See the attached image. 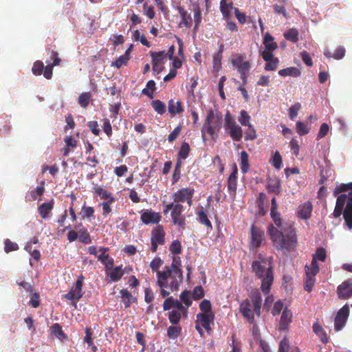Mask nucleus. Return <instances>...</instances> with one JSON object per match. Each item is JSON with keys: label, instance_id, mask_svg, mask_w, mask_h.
Listing matches in <instances>:
<instances>
[{"label": "nucleus", "instance_id": "obj_53", "mask_svg": "<svg viewBox=\"0 0 352 352\" xmlns=\"http://www.w3.org/2000/svg\"><path fill=\"white\" fill-rule=\"evenodd\" d=\"M296 131L300 135H304L309 133V128L302 122H296Z\"/></svg>", "mask_w": 352, "mask_h": 352}, {"label": "nucleus", "instance_id": "obj_61", "mask_svg": "<svg viewBox=\"0 0 352 352\" xmlns=\"http://www.w3.org/2000/svg\"><path fill=\"white\" fill-rule=\"evenodd\" d=\"M278 63H279V60L278 58H275L272 59V60L266 62L265 65V69L266 71H274L278 67Z\"/></svg>", "mask_w": 352, "mask_h": 352}, {"label": "nucleus", "instance_id": "obj_49", "mask_svg": "<svg viewBox=\"0 0 352 352\" xmlns=\"http://www.w3.org/2000/svg\"><path fill=\"white\" fill-rule=\"evenodd\" d=\"M91 99V95L89 92L82 93L78 98V104L80 107L86 108Z\"/></svg>", "mask_w": 352, "mask_h": 352}, {"label": "nucleus", "instance_id": "obj_62", "mask_svg": "<svg viewBox=\"0 0 352 352\" xmlns=\"http://www.w3.org/2000/svg\"><path fill=\"white\" fill-rule=\"evenodd\" d=\"M204 296V290L201 286H197L192 291V296L194 300H197Z\"/></svg>", "mask_w": 352, "mask_h": 352}, {"label": "nucleus", "instance_id": "obj_38", "mask_svg": "<svg viewBox=\"0 0 352 352\" xmlns=\"http://www.w3.org/2000/svg\"><path fill=\"white\" fill-rule=\"evenodd\" d=\"M189 153V144L187 142H184L182 144L181 148L177 153V160H179L180 161H182V160H186L188 157Z\"/></svg>", "mask_w": 352, "mask_h": 352}, {"label": "nucleus", "instance_id": "obj_33", "mask_svg": "<svg viewBox=\"0 0 352 352\" xmlns=\"http://www.w3.org/2000/svg\"><path fill=\"white\" fill-rule=\"evenodd\" d=\"M263 45L267 50H275L278 48V45L274 41V37L269 33H266L264 36Z\"/></svg>", "mask_w": 352, "mask_h": 352}, {"label": "nucleus", "instance_id": "obj_63", "mask_svg": "<svg viewBox=\"0 0 352 352\" xmlns=\"http://www.w3.org/2000/svg\"><path fill=\"white\" fill-rule=\"evenodd\" d=\"M87 126L95 135H99L100 130L98 128V123L97 121L93 120L87 122Z\"/></svg>", "mask_w": 352, "mask_h": 352}, {"label": "nucleus", "instance_id": "obj_57", "mask_svg": "<svg viewBox=\"0 0 352 352\" xmlns=\"http://www.w3.org/2000/svg\"><path fill=\"white\" fill-rule=\"evenodd\" d=\"M272 163L274 168H276L277 169H280L281 168L282 164H283V161H282L281 155L278 151H276L275 152V153L273 156V158H272Z\"/></svg>", "mask_w": 352, "mask_h": 352}, {"label": "nucleus", "instance_id": "obj_20", "mask_svg": "<svg viewBox=\"0 0 352 352\" xmlns=\"http://www.w3.org/2000/svg\"><path fill=\"white\" fill-rule=\"evenodd\" d=\"M151 240L164 245L165 242V232L162 226L157 225L151 232Z\"/></svg>", "mask_w": 352, "mask_h": 352}, {"label": "nucleus", "instance_id": "obj_26", "mask_svg": "<svg viewBox=\"0 0 352 352\" xmlns=\"http://www.w3.org/2000/svg\"><path fill=\"white\" fill-rule=\"evenodd\" d=\"M306 276L315 278L316 275L319 272V266L316 261V256L313 259L309 265H306L305 267Z\"/></svg>", "mask_w": 352, "mask_h": 352}, {"label": "nucleus", "instance_id": "obj_14", "mask_svg": "<svg viewBox=\"0 0 352 352\" xmlns=\"http://www.w3.org/2000/svg\"><path fill=\"white\" fill-rule=\"evenodd\" d=\"M220 9L223 17L226 19H228L231 16L232 11L234 10L236 19L239 22L242 23V14L238 9L233 8L231 4H228L226 0H221Z\"/></svg>", "mask_w": 352, "mask_h": 352}, {"label": "nucleus", "instance_id": "obj_2", "mask_svg": "<svg viewBox=\"0 0 352 352\" xmlns=\"http://www.w3.org/2000/svg\"><path fill=\"white\" fill-rule=\"evenodd\" d=\"M183 271L182 261L179 256H173L170 266H166L163 271L157 272V285L158 286H168L171 292L179 289L183 283Z\"/></svg>", "mask_w": 352, "mask_h": 352}, {"label": "nucleus", "instance_id": "obj_6", "mask_svg": "<svg viewBox=\"0 0 352 352\" xmlns=\"http://www.w3.org/2000/svg\"><path fill=\"white\" fill-rule=\"evenodd\" d=\"M342 214L344 220H352V192L340 195L337 197L333 214L335 218H338Z\"/></svg>", "mask_w": 352, "mask_h": 352}, {"label": "nucleus", "instance_id": "obj_30", "mask_svg": "<svg viewBox=\"0 0 352 352\" xmlns=\"http://www.w3.org/2000/svg\"><path fill=\"white\" fill-rule=\"evenodd\" d=\"M61 59L58 57H56V58L54 59L53 63L48 64L47 66H45L43 72V76L47 80L51 79L52 78L53 67L59 65Z\"/></svg>", "mask_w": 352, "mask_h": 352}, {"label": "nucleus", "instance_id": "obj_13", "mask_svg": "<svg viewBox=\"0 0 352 352\" xmlns=\"http://www.w3.org/2000/svg\"><path fill=\"white\" fill-rule=\"evenodd\" d=\"M263 236L264 233L262 230L254 225L252 226L250 249L254 250L258 248L263 240Z\"/></svg>", "mask_w": 352, "mask_h": 352}, {"label": "nucleus", "instance_id": "obj_32", "mask_svg": "<svg viewBox=\"0 0 352 352\" xmlns=\"http://www.w3.org/2000/svg\"><path fill=\"white\" fill-rule=\"evenodd\" d=\"M278 74L281 76H290L292 77H298L301 74L300 70L295 67H287L278 71Z\"/></svg>", "mask_w": 352, "mask_h": 352}, {"label": "nucleus", "instance_id": "obj_29", "mask_svg": "<svg viewBox=\"0 0 352 352\" xmlns=\"http://www.w3.org/2000/svg\"><path fill=\"white\" fill-rule=\"evenodd\" d=\"M324 55L327 58H333L336 60L342 59L345 55V49L343 46H339L333 53L329 51H325Z\"/></svg>", "mask_w": 352, "mask_h": 352}, {"label": "nucleus", "instance_id": "obj_56", "mask_svg": "<svg viewBox=\"0 0 352 352\" xmlns=\"http://www.w3.org/2000/svg\"><path fill=\"white\" fill-rule=\"evenodd\" d=\"M169 250L175 255L179 254L182 251L181 243L179 240H175L170 245Z\"/></svg>", "mask_w": 352, "mask_h": 352}, {"label": "nucleus", "instance_id": "obj_50", "mask_svg": "<svg viewBox=\"0 0 352 352\" xmlns=\"http://www.w3.org/2000/svg\"><path fill=\"white\" fill-rule=\"evenodd\" d=\"M231 62L234 67L238 69V72L241 75L242 78V55H234L231 59Z\"/></svg>", "mask_w": 352, "mask_h": 352}, {"label": "nucleus", "instance_id": "obj_21", "mask_svg": "<svg viewBox=\"0 0 352 352\" xmlns=\"http://www.w3.org/2000/svg\"><path fill=\"white\" fill-rule=\"evenodd\" d=\"M106 248H100V251L102 253L98 256V259L106 267V270H111L113 267V259L110 258L108 254H106Z\"/></svg>", "mask_w": 352, "mask_h": 352}, {"label": "nucleus", "instance_id": "obj_15", "mask_svg": "<svg viewBox=\"0 0 352 352\" xmlns=\"http://www.w3.org/2000/svg\"><path fill=\"white\" fill-rule=\"evenodd\" d=\"M338 296L340 299H347L352 296V279L344 281L337 288Z\"/></svg>", "mask_w": 352, "mask_h": 352}, {"label": "nucleus", "instance_id": "obj_22", "mask_svg": "<svg viewBox=\"0 0 352 352\" xmlns=\"http://www.w3.org/2000/svg\"><path fill=\"white\" fill-rule=\"evenodd\" d=\"M120 294L125 308H129L133 302H137V298L132 296L126 289H122L120 291Z\"/></svg>", "mask_w": 352, "mask_h": 352}, {"label": "nucleus", "instance_id": "obj_3", "mask_svg": "<svg viewBox=\"0 0 352 352\" xmlns=\"http://www.w3.org/2000/svg\"><path fill=\"white\" fill-rule=\"evenodd\" d=\"M272 260V257L265 258L260 255L258 260L253 261L252 264V272L261 279V289L265 294L270 293L274 282Z\"/></svg>", "mask_w": 352, "mask_h": 352}, {"label": "nucleus", "instance_id": "obj_18", "mask_svg": "<svg viewBox=\"0 0 352 352\" xmlns=\"http://www.w3.org/2000/svg\"><path fill=\"white\" fill-rule=\"evenodd\" d=\"M177 10L180 14L181 21L178 24V27L180 28H189L192 25V17L190 14H188L185 9L182 6H178Z\"/></svg>", "mask_w": 352, "mask_h": 352}, {"label": "nucleus", "instance_id": "obj_39", "mask_svg": "<svg viewBox=\"0 0 352 352\" xmlns=\"http://www.w3.org/2000/svg\"><path fill=\"white\" fill-rule=\"evenodd\" d=\"M267 188L270 192L279 193L280 192V184L279 180L277 179H269Z\"/></svg>", "mask_w": 352, "mask_h": 352}, {"label": "nucleus", "instance_id": "obj_41", "mask_svg": "<svg viewBox=\"0 0 352 352\" xmlns=\"http://www.w3.org/2000/svg\"><path fill=\"white\" fill-rule=\"evenodd\" d=\"M223 51V45H221L219 51L213 56V67L216 70L221 68Z\"/></svg>", "mask_w": 352, "mask_h": 352}, {"label": "nucleus", "instance_id": "obj_28", "mask_svg": "<svg viewBox=\"0 0 352 352\" xmlns=\"http://www.w3.org/2000/svg\"><path fill=\"white\" fill-rule=\"evenodd\" d=\"M237 166L234 164L233 165V170L232 173L230 175L228 179V189L234 192L236 190V175H237Z\"/></svg>", "mask_w": 352, "mask_h": 352}, {"label": "nucleus", "instance_id": "obj_17", "mask_svg": "<svg viewBox=\"0 0 352 352\" xmlns=\"http://www.w3.org/2000/svg\"><path fill=\"white\" fill-rule=\"evenodd\" d=\"M250 119V116L243 110V127H248L245 131V140H254L256 136V130L249 122Z\"/></svg>", "mask_w": 352, "mask_h": 352}, {"label": "nucleus", "instance_id": "obj_60", "mask_svg": "<svg viewBox=\"0 0 352 352\" xmlns=\"http://www.w3.org/2000/svg\"><path fill=\"white\" fill-rule=\"evenodd\" d=\"M182 124H179L176 128H175V129L168 135V140L169 142H173L174 140H175L179 135L181 133V131H182Z\"/></svg>", "mask_w": 352, "mask_h": 352}, {"label": "nucleus", "instance_id": "obj_47", "mask_svg": "<svg viewBox=\"0 0 352 352\" xmlns=\"http://www.w3.org/2000/svg\"><path fill=\"white\" fill-rule=\"evenodd\" d=\"M78 239L83 244L87 245L91 243V236L87 229H80L78 231Z\"/></svg>", "mask_w": 352, "mask_h": 352}, {"label": "nucleus", "instance_id": "obj_64", "mask_svg": "<svg viewBox=\"0 0 352 352\" xmlns=\"http://www.w3.org/2000/svg\"><path fill=\"white\" fill-rule=\"evenodd\" d=\"M143 9L145 12V14L149 18V19H153L155 14V12L154 11V8L152 6H148L147 2H145L143 4Z\"/></svg>", "mask_w": 352, "mask_h": 352}, {"label": "nucleus", "instance_id": "obj_10", "mask_svg": "<svg viewBox=\"0 0 352 352\" xmlns=\"http://www.w3.org/2000/svg\"><path fill=\"white\" fill-rule=\"evenodd\" d=\"M349 316L348 305H344L338 311L334 319V329L336 331H340L345 325Z\"/></svg>", "mask_w": 352, "mask_h": 352}, {"label": "nucleus", "instance_id": "obj_7", "mask_svg": "<svg viewBox=\"0 0 352 352\" xmlns=\"http://www.w3.org/2000/svg\"><path fill=\"white\" fill-rule=\"evenodd\" d=\"M224 127L231 138L235 141H240L242 137V130L241 126L236 124L234 116L229 111L225 115Z\"/></svg>", "mask_w": 352, "mask_h": 352}, {"label": "nucleus", "instance_id": "obj_48", "mask_svg": "<svg viewBox=\"0 0 352 352\" xmlns=\"http://www.w3.org/2000/svg\"><path fill=\"white\" fill-rule=\"evenodd\" d=\"M130 58L127 54H123L118 57V58L111 63V66L116 68H120L122 65H126Z\"/></svg>", "mask_w": 352, "mask_h": 352}, {"label": "nucleus", "instance_id": "obj_27", "mask_svg": "<svg viewBox=\"0 0 352 352\" xmlns=\"http://www.w3.org/2000/svg\"><path fill=\"white\" fill-rule=\"evenodd\" d=\"M292 314L290 311L285 309L283 311L280 320L279 329L280 330H285L287 329L289 324L292 322Z\"/></svg>", "mask_w": 352, "mask_h": 352}, {"label": "nucleus", "instance_id": "obj_43", "mask_svg": "<svg viewBox=\"0 0 352 352\" xmlns=\"http://www.w3.org/2000/svg\"><path fill=\"white\" fill-rule=\"evenodd\" d=\"M151 104L157 113L162 115L166 112V105L161 100H152Z\"/></svg>", "mask_w": 352, "mask_h": 352}, {"label": "nucleus", "instance_id": "obj_11", "mask_svg": "<svg viewBox=\"0 0 352 352\" xmlns=\"http://www.w3.org/2000/svg\"><path fill=\"white\" fill-rule=\"evenodd\" d=\"M170 212L172 220H181V215L184 212V206L177 202H173L166 205L164 208V212L167 214Z\"/></svg>", "mask_w": 352, "mask_h": 352}, {"label": "nucleus", "instance_id": "obj_36", "mask_svg": "<svg viewBox=\"0 0 352 352\" xmlns=\"http://www.w3.org/2000/svg\"><path fill=\"white\" fill-rule=\"evenodd\" d=\"M182 333V327L176 324L170 326L167 329V336L171 339H177Z\"/></svg>", "mask_w": 352, "mask_h": 352}, {"label": "nucleus", "instance_id": "obj_16", "mask_svg": "<svg viewBox=\"0 0 352 352\" xmlns=\"http://www.w3.org/2000/svg\"><path fill=\"white\" fill-rule=\"evenodd\" d=\"M126 272V268L122 269V265L116 266L111 270H106V276L111 282L119 281Z\"/></svg>", "mask_w": 352, "mask_h": 352}, {"label": "nucleus", "instance_id": "obj_40", "mask_svg": "<svg viewBox=\"0 0 352 352\" xmlns=\"http://www.w3.org/2000/svg\"><path fill=\"white\" fill-rule=\"evenodd\" d=\"M182 161L177 160L174 171L172 176V184H176L181 177Z\"/></svg>", "mask_w": 352, "mask_h": 352}, {"label": "nucleus", "instance_id": "obj_34", "mask_svg": "<svg viewBox=\"0 0 352 352\" xmlns=\"http://www.w3.org/2000/svg\"><path fill=\"white\" fill-rule=\"evenodd\" d=\"M94 194L100 197L102 199H106L107 201L110 200V201H115V198L113 197L112 194L101 187L96 188L94 190Z\"/></svg>", "mask_w": 352, "mask_h": 352}, {"label": "nucleus", "instance_id": "obj_4", "mask_svg": "<svg viewBox=\"0 0 352 352\" xmlns=\"http://www.w3.org/2000/svg\"><path fill=\"white\" fill-rule=\"evenodd\" d=\"M262 305V296L258 289L252 290L248 297L243 300V318H246L250 323L254 321V314L258 317L261 316Z\"/></svg>", "mask_w": 352, "mask_h": 352}, {"label": "nucleus", "instance_id": "obj_19", "mask_svg": "<svg viewBox=\"0 0 352 352\" xmlns=\"http://www.w3.org/2000/svg\"><path fill=\"white\" fill-rule=\"evenodd\" d=\"M313 207L310 201H306L300 205L298 208V217L302 219H307L311 217Z\"/></svg>", "mask_w": 352, "mask_h": 352}, {"label": "nucleus", "instance_id": "obj_44", "mask_svg": "<svg viewBox=\"0 0 352 352\" xmlns=\"http://www.w3.org/2000/svg\"><path fill=\"white\" fill-rule=\"evenodd\" d=\"M180 301L184 303V306L186 307V310L192 304L191 296L190 292L187 290L183 291L179 295Z\"/></svg>", "mask_w": 352, "mask_h": 352}, {"label": "nucleus", "instance_id": "obj_5", "mask_svg": "<svg viewBox=\"0 0 352 352\" xmlns=\"http://www.w3.org/2000/svg\"><path fill=\"white\" fill-rule=\"evenodd\" d=\"M222 114L220 112L214 113L212 109L208 111L206 120L201 129V136L204 140L206 139V135L209 138L214 139L222 125Z\"/></svg>", "mask_w": 352, "mask_h": 352}, {"label": "nucleus", "instance_id": "obj_51", "mask_svg": "<svg viewBox=\"0 0 352 352\" xmlns=\"http://www.w3.org/2000/svg\"><path fill=\"white\" fill-rule=\"evenodd\" d=\"M25 250L31 254L32 257L36 261H38L41 258V253L38 250H32L31 243H27L25 246Z\"/></svg>", "mask_w": 352, "mask_h": 352}, {"label": "nucleus", "instance_id": "obj_12", "mask_svg": "<svg viewBox=\"0 0 352 352\" xmlns=\"http://www.w3.org/2000/svg\"><path fill=\"white\" fill-rule=\"evenodd\" d=\"M196 322L208 332L212 330L210 324L213 322L214 315L213 313H199L196 315Z\"/></svg>", "mask_w": 352, "mask_h": 352}, {"label": "nucleus", "instance_id": "obj_24", "mask_svg": "<svg viewBox=\"0 0 352 352\" xmlns=\"http://www.w3.org/2000/svg\"><path fill=\"white\" fill-rule=\"evenodd\" d=\"M152 57L153 69L157 71L160 63L166 57L164 51H160L158 52H150Z\"/></svg>", "mask_w": 352, "mask_h": 352}, {"label": "nucleus", "instance_id": "obj_55", "mask_svg": "<svg viewBox=\"0 0 352 352\" xmlns=\"http://www.w3.org/2000/svg\"><path fill=\"white\" fill-rule=\"evenodd\" d=\"M301 109V104L296 102L294 105L290 107L289 109V116L291 120H294L297 116L298 111Z\"/></svg>", "mask_w": 352, "mask_h": 352}, {"label": "nucleus", "instance_id": "obj_1", "mask_svg": "<svg viewBox=\"0 0 352 352\" xmlns=\"http://www.w3.org/2000/svg\"><path fill=\"white\" fill-rule=\"evenodd\" d=\"M276 227L270 225L268 232L270 238L278 250L294 249L297 243L295 229L287 221H274Z\"/></svg>", "mask_w": 352, "mask_h": 352}, {"label": "nucleus", "instance_id": "obj_31", "mask_svg": "<svg viewBox=\"0 0 352 352\" xmlns=\"http://www.w3.org/2000/svg\"><path fill=\"white\" fill-rule=\"evenodd\" d=\"M314 332L320 338L323 344L328 342V337L324 331L322 327L318 322H314L313 324Z\"/></svg>", "mask_w": 352, "mask_h": 352}, {"label": "nucleus", "instance_id": "obj_9", "mask_svg": "<svg viewBox=\"0 0 352 352\" xmlns=\"http://www.w3.org/2000/svg\"><path fill=\"white\" fill-rule=\"evenodd\" d=\"M84 279L85 278L82 274L78 276L74 286L65 295L66 299L74 301V304L75 305L83 295L82 285Z\"/></svg>", "mask_w": 352, "mask_h": 352}, {"label": "nucleus", "instance_id": "obj_45", "mask_svg": "<svg viewBox=\"0 0 352 352\" xmlns=\"http://www.w3.org/2000/svg\"><path fill=\"white\" fill-rule=\"evenodd\" d=\"M284 37L289 41L296 43L298 41V31L296 28L289 29L284 34Z\"/></svg>", "mask_w": 352, "mask_h": 352}, {"label": "nucleus", "instance_id": "obj_8", "mask_svg": "<svg viewBox=\"0 0 352 352\" xmlns=\"http://www.w3.org/2000/svg\"><path fill=\"white\" fill-rule=\"evenodd\" d=\"M195 189L191 187L182 188L173 194L172 197L174 202L179 204L186 202L189 207L192 205V197L195 194Z\"/></svg>", "mask_w": 352, "mask_h": 352}, {"label": "nucleus", "instance_id": "obj_25", "mask_svg": "<svg viewBox=\"0 0 352 352\" xmlns=\"http://www.w3.org/2000/svg\"><path fill=\"white\" fill-rule=\"evenodd\" d=\"M54 203V200H50V201L42 204L38 207V212L43 219L49 217V214L51 213L53 208Z\"/></svg>", "mask_w": 352, "mask_h": 352}, {"label": "nucleus", "instance_id": "obj_23", "mask_svg": "<svg viewBox=\"0 0 352 352\" xmlns=\"http://www.w3.org/2000/svg\"><path fill=\"white\" fill-rule=\"evenodd\" d=\"M168 112L174 116L177 113H181L184 111L182 104L180 101L171 99L168 101Z\"/></svg>", "mask_w": 352, "mask_h": 352}, {"label": "nucleus", "instance_id": "obj_59", "mask_svg": "<svg viewBox=\"0 0 352 352\" xmlns=\"http://www.w3.org/2000/svg\"><path fill=\"white\" fill-rule=\"evenodd\" d=\"M211 303L210 300L204 299L199 304V309L201 313H212L211 311Z\"/></svg>", "mask_w": 352, "mask_h": 352}, {"label": "nucleus", "instance_id": "obj_35", "mask_svg": "<svg viewBox=\"0 0 352 352\" xmlns=\"http://www.w3.org/2000/svg\"><path fill=\"white\" fill-rule=\"evenodd\" d=\"M210 200L208 199L206 206H199L197 208V214L198 215L199 220H208V212L210 208Z\"/></svg>", "mask_w": 352, "mask_h": 352}, {"label": "nucleus", "instance_id": "obj_52", "mask_svg": "<svg viewBox=\"0 0 352 352\" xmlns=\"http://www.w3.org/2000/svg\"><path fill=\"white\" fill-rule=\"evenodd\" d=\"M141 220H160V216L151 210H146L142 214Z\"/></svg>", "mask_w": 352, "mask_h": 352}, {"label": "nucleus", "instance_id": "obj_46", "mask_svg": "<svg viewBox=\"0 0 352 352\" xmlns=\"http://www.w3.org/2000/svg\"><path fill=\"white\" fill-rule=\"evenodd\" d=\"M45 68V67L42 61L36 60L33 63L32 72L35 76H41L43 74Z\"/></svg>", "mask_w": 352, "mask_h": 352}, {"label": "nucleus", "instance_id": "obj_54", "mask_svg": "<svg viewBox=\"0 0 352 352\" xmlns=\"http://www.w3.org/2000/svg\"><path fill=\"white\" fill-rule=\"evenodd\" d=\"M4 244V250L6 253H9L10 252L19 250V245H17V243L11 241L8 239L5 241Z\"/></svg>", "mask_w": 352, "mask_h": 352}, {"label": "nucleus", "instance_id": "obj_37", "mask_svg": "<svg viewBox=\"0 0 352 352\" xmlns=\"http://www.w3.org/2000/svg\"><path fill=\"white\" fill-rule=\"evenodd\" d=\"M183 315L182 310H172L168 313V320L172 324H177Z\"/></svg>", "mask_w": 352, "mask_h": 352}, {"label": "nucleus", "instance_id": "obj_58", "mask_svg": "<svg viewBox=\"0 0 352 352\" xmlns=\"http://www.w3.org/2000/svg\"><path fill=\"white\" fill-rule=\"evenodd\" d=\"M103 123L102 129L108 137H111L113 134L112 126L109 120L107 118L102 120Z\"/></svg>", "mask_w": 352, "mask_h": 352}, {"label": "nucleus", "instance_id": "obj_42", "mask_svg": "<svg viewBox=\"0 0 352 352\" xmlns=\"http://www.w3.org/2000/svg\"><path fill=\"white\" fill-rule=\"evenodd\" d=\"M265 195L263 193H260L258 199L257 200V213L258 215V217H263L266 213L267 211L264 208V199H265Z\"/></svg>", "mask_w": 352, "mask_h": 352}]
</instances>
